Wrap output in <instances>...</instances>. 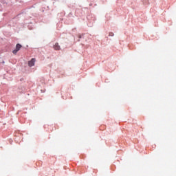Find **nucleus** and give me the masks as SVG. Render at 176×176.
I'll return each instance as SVG.
<instances>
[{
    "label": "nucleus",
    "instance_id": "f257e3e1",
    "mask_svg": "<svg viewBox=\"0 0 176 176\" xmlns=\"http://www.w3.org/2000/svg\"><path fill=\"white\" fill-rule=\"evenodd\" d=\"M21 49V45L20 44H16V49L12 51L13 54H17V52Z\"/></svg>",
    "mask_w": 176,
    "mask_h": 176
},
{
    "label": "nucleus",
    "instance_id": "f03ea898",
    "mask_svg": "<svg viewBox=\"0 0 176 176\" xmlns=\"http://www.w3.org/2000/svg\"><path fill=\"white\" fill-rule=\"evenodd\" d=\"M35 61H36V60L35 59V58H32V59L28 62V65H29V67H34V65H35Z\"/></svg>",
    "mask_w": 176,
    "mask_h": 176
},
{
    "label": "nucleus",
    "instance_id": "7ed1b4c3",
    "mask_svg": "<svg viewBox=\"0 0 176 176\" xmlns=\"http://www.w3.org/2000/svg\"><path fill=\"white\" fill-rule=\"evenodd\" d=\"M54 50H60V45H58V43H55V45H54Z\"/></svg>",
    "mask_w": 176,
    "mask_h": 176
},
{
    "label": "nucleus",
    "instance_id": "20e7f679",
    "mask_svg": "<svg viewBox=\"0 0 176 176\" xmlns=\"http://www.w3.org/2000/svg\"><path fill=\"white\" fill-rule=\"evenodd\" d=\"M109 36H113V32H109Z\"/></svg>",
    "mask_w": 176,
    "mask_h": 176
},
{
    "label": "nucleus",
    "instance_id": "39448f33",
    "mask_svg": "<svg viewBox=\"0 0 176 176\" xmlns=\"http://www.w3.org/2000/svg\"><path fill=\"white\" fill-rule=\"evenodd\" d=\"M78 38L80 39L82 38V35H78Z\"/></svg>",
    "mask_w": 176,
    "mask_h": 176
}]
</instances>
